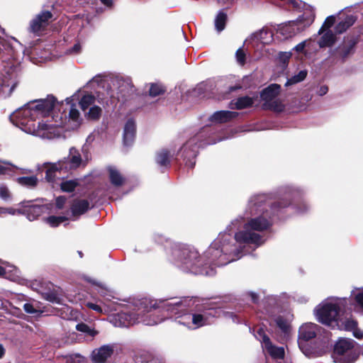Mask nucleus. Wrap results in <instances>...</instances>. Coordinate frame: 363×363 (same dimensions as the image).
<instances>
[{"label":"nucleus","mask_w":363,"mask_h":363,"mask_svg":"<svg viewBox=\"0 0 363 363\" xmlns=\"http://www.w3.org/2000/svg\"><path fill=\"white\" fill-rule=\"evenodd\" d=\"M296 190L288 188L283 201L267 208L266 196L264 194L250 198L247 206L245 217L250 220L244 225L243 230L236 233L234 237L229 232L238 228L240 220L231 222L226 231L218 235L204 253V260L199 256V252L194 247L186 245H175L171 249L172 261L182 270L194 274L213 276L215 269L211 266H223L235 261L242 257L245 244L259 245L263 243L259 233L267 230L272 225L271 213L286 207L290 203L286 198L294 196Z\"/></svg>","instance_id":"obj_1"},{"label":"nucleus","mask_w":363,"mask_h":363,"mask_svg":"<svg viewBox=\"0 0 363 363\" xmlns=\"http://www.w3.org/2000/svg\"><path fill=\"white\" fill-rule=\"evenodd\" d=\"M16 68L13 65L4 67L0 71V94L9 96L17 85Z\"/></svg>","instance_id":"obj_9"},{"label":"nucleus","mask_w":363,"mask_h":363,"mask_svg":"<svg viewBox=\"0 0 363 363\" xmlns=\"http://www.w3.org/2000/svg\"><path fill=\"white\" fill-rule=\"evenodd\" d=\"M95 101V97L92 94H86L84 95L80 102V106L83 111L87 109L91 104H93Z\"/></svg>","instance_id":"obj_36"},{"label":"nucleus","mask_w":363,"mask_h":363,"mask_svg":"<svg viewBox=\"0 0 363 363\" xmlns=\"http://www.w3.org/2000/svg\"><path fill=\"white\" fill-rule=\"evenodd\" d=\"M164 88L160 84H151L149 90L150 95L151 96H157L164 92Z\"/></svg>","instance_id":"obj_39"},{"label":"nucleus","mask_w":363,"mask_h":363,"mask_svg":"<svg viewBox=\"0 0 363 363\" xmlns=\"http://www.w3.org/2000/svg\"><path fill=\"white\" fill-rule=\"evenodd\" d=\"M288 1H289V2H291V4H294L293 0H288Z\"/></svg>","instance_id":"obj_63"},{"label":"nucleus","mask_w":363,"mask_h":363,"mask_svg":"<svg viewBox=\"0 0 363 363\" xmlns=\"http://www.w3.org/2000/svg\"><path fill=\"white\" fill-rule=\"evenodd\" d=\"M0 197L4 200H8L10 198V193L6 186H0Z\"/></svg>","instance_id":"obj_49"},{"label":"nucleus","mask_w":363,"mask_h":363,"mask_svg":"<svg viewBox=\"0 0 363 363\" xmlns=\"http://www.w3.org/2000/svg\"><path fill=\"white\" fill-rule=\"evenodd\" d=\"M52 14L50 11H43L39 13L30 24V32L38 34L48 25L49 20L52 18Z\"/></svg>","instance_id":"obj_14"},{"label":"nucleus","mask_w":363,"mask_h":363,"mask_svg":"<svg viewBox=\"0 0 363 363\" xmlns=\"http://www.w3.org/2000/svg\"><path fill=\"white\" fill-rule=\"evenodd\" d=\"M235 57L238 63L240 65H244L245 63V53L240 48L235 52Z\"/></svg>","instance_id":"obj_44"},{"label":"nucleus","mask_w":363,"mask_h":363,"mask_svg":"<svg viewBox=\"0 0 363 363\" xmlns=\"http://www.w3.org/2000/svg\"><path fill=\"white\" fill-rule=\"evenodd\" d=\"M89 208L88 201L82 199L76 200L73 202L71 211L73 216H79L84 213Z\"/></svg>","instance_id":"obj_24"},{"label":"nucleus","mask_w":363,"mask_h":363,"mask_svg":"<svg viewBox=\"0 0 363 363\" xmlns=\"http://www.w3.org/2000/svg\"><path fill=\"white\" fill-rule=\"evenodd\" d=\"M108 177L111 183L115 186H121L125 182V178L114 167H108Z\"/></svg>","instance_id":"obj_23"},{"label":"nucleus","mask_w":363,"mask_h":363,"mask_svg":"<svg viewBox=\"0 0 363 363\" xmlns=\"http://www.w3.org/2000/svg\"><path fill=\"white\" fill-rule=\"evenodd\" d=\"M96 6L103 4L106 9H111L113 6V0H96Z\"/></svg>","instance_id":"obj_51"},{"label":"nucleus","mask_w":363,"mask_h":363,"mask_svg":"<svg viewBox=\"0 0 363 363\" xmlns=\"http://www.w3.org/2000/svg\"><path fill=\"white\" fill-rule=\"evenodd\" d=\"M253 103V99L246 96L238 98L235 103V106L237 109H242L251 106Z\"/></svg>","instance_id":"obj_31"},{"label":"nucleus","mask_w":363,"mask_h":363,"mask_svg":"<svg viewBox=\"0 0 363 363\" xmlns=\"http://www.w3.org/2000/svg\"><path fill=\"white\" fill-rule=\"evenodd\" d=\"M4 34V29L0 26V55H2V57L4 55L12 56L13 55V48L10 43L5 40L2 35Z\"/></svg>","instance_id":"obj_25"},{"label":"nucleus","mask_w":363,"mask_h":363,"mask_svg":"<svg viewBox=\"0 0 363 363\" xmlns=\"http://www.w3.org/2000/svg\"><path fill=\"white\" fill-rule=\"evenodd\" d=\"M313 21V19L312 18H310L308 20V22H307V26H309Z\"/></svg>","instance_id":"obj_61"},{"label":"nucleus","mask_w":363,"mask_h":363,"mask_svg":"<svg viewBox=\"0 0 363 363\" xmlns=\"http://www.w3.org/2000/svg\"><path fill=\"white\" fill-rule=\"evenodd\" d=\"M322 37L318 41L320 48L331 47L335 41V35L330 30H325L323 33Z\"/></svg>","instance_id":"obj_26"},{"label":"nucleus","mask_w":363,"mask_h":363,"mask_svg":"<svg viewBox=\"0 0 363 363\" xmlns=\"http://www.w3.org/2000/svg\"><path fill=\"white\" fill-rule=\"evenodd\" d=\"M23 309L27 313L35 314L38 312L31 303H26L23 304Z\"/></svg>","instance_id":"obj_50"},{"label":"nucleus","mask_w":363,"mask_h":363,"mask_svg":"<svg viewBox=\"0 0 363 363\" xmlns=\"http://www.w3.org/2000/svg\"><path fill=\"white\" fill-rule=\"evenodd\" d=\"M67 220V218L65 216H51L46 218V222L51 226V227H57L61 223Z\"/></svg>","instance_id":"obj_38"},{"label":"nucleus","mask_w":363,"mask_h":363,"mask_svg":"<svg viewBox=\"0 0 363 363\" xmlns=\"http://www.w3.org/2000/svg\"><path fill=\"white\" fill-rule=\"evenodd\" d=\"M79 252V256L82 257V252Z\"/></svg>","instance_id":"obj_62"},{"label":"nucleus","mask_w":363,"mask_h":363,"mask_svg":"<svg viewBox=\"0 0 363 363\" xmlns=\"http://www.w3.org/2000/svg\"><path fill=\"white\" fill-rule=\"evenodd\" d=\"M356 21L352 15L347 16L344 19L340 21L335 26V31L338 33L345 32L347 28L352 26Z\"/></svg>","instance_id":"obj_27"},{"label":"nucleus","mask_w":363,"mask_h":363,"mask_svg":"<svg viewBox=\"0 0 363 363\" xmlns=\"http://www.w3.org/2000/svg\"><path fill=\"white\" fill-rule=\"evenodd\" d=\"M35 290L42 294V296L44 299L53 303H60L61 297L56 290L43 291L37 288Z\"/></svg>","instance_id":"obj_29"},{"label":"nucleus","mask_w":363,"mask_h":363,"mask_svg":"<svg viewBox=\"0 0 363 363\" xmlns=\"http://www.w3.org/2000/svg\"><path fill=\"white\" fill-rule=\"evenodd\" d=\"M280 91L281 86L277 84H272L262 91L260 96L264 101L263 106L266 108L276 112H281L284 111V105L282 101L277 98Z\"/></svg>","instance_id":"obj_8"},{"label":"nucleus","mask_w":363,"mask_h":363,"mask_svg":"<svg viewBox=\"0 0 363 363\" xmlns=\"http://www.w3.org/2000/svg\"><path fill=\"white\" fill-rule=\"evenodd\" d=\"M250 296L251 297V299L253 303H257V301H258V296L257 295V294L254 293V292H250L249 294Z\"/></svg>","instance_id":"obj_56"},{"label":"nucleus","mask_w":363,"mask_h":363,"mask_svg":"<svg viewBox=\"0 0 363 363\" xmlns=\"http://www.w3.org/2000/svg\"><path fill=\"white\" fill-rule=\"evenodd\" d=\"M273 321L275 325L283 332L284 334H287L289 330V324L288 321L282 316L279 315L274 318Z\"/></svg>","instance_id":"obj_32"},{"label":"nucleus","mask_w":363,"mask_h":363,"mask_svg":"<svg viewBox=\"0 0 363 363\" xmlns=\"http://www.w3.org/2000/svg\"><path fill=\"white\" fill-rule=\"evenodd\" d=\"M255 337L262 342V347L266 345V343L270 342V339L265 334L264 330L262 328H259L255 335Z\"/></svg>","instance_id":"obj_41"},{"label":"nucleus","mask_w":363,"mask_h":363,"mask_svg":"<svg viewBox=\"0 0 363 363\" xmlns=\"http://www.w3.org/2000/svg\"><path fill=\"white\" fill-rule=\"evenodd\" d=\"M311 40L309 39V40H304L300 43H298L297 45H296L294 47V50L298 52H303L305 48L308 45H309V44L311 43Z\"/></svg>","instance_id":"obj_48"},{"label":"nucleus","mask_w":363,"mask_h":363,"mask_svg":"<svg viewBox=\"0 0 363 363\" xmlns=\"http://www.w3.org/2000/svg\"><path fill=\"white\" fill-rule=\"evenodd\" d=\"M263 348L266 350L273 358L281 359L284 356V348L273 345L271 341L266 343V345Z\"/></svg>","instance_id":"obj_28"},{"label":"nucleus","mask_w":363,"mask_h":363,"mask_svg":"<svg viewBox=\"0 0 363 363\" xmlns=\"http://www.w3.org/2000/svg\"><path fill=\"white\" fill-rule=\"evenodd\" d=\"M147 298H142L130 305L127 309L118 314L121 325L127 327L135 323H143L146 325H154L162 322L166 318H160L158 312Z\"/></svg>","instance_id":"obj_4"},{"label":"nucleus","mask_w":363,"mask_h":363,"mask_svg":"<svg viewBox=\"0 0 363 363\" xmlns=\"http://www.w3.org/2000/svg\"><path fill=\"white\" fill-rule=\"evenodd\" d=\"M216 143V140H213V141H206V142L203 143V145H211V144H214Z\"/></svg>","instance_id":"obj_58"},{"label":"nucleus","mask_w":363,"mask_h":363,"mask_svg":"<svg viewBox=\"0 0 363 363\" xmlns=\"http://www.w3.org/2000/svg\"><path fill=\"white\" fill-rule=\"evenodd\" d=\"M238 113L230 111H219L215 112L211 117V120L216 123H226L235 118Z\"/></svg>","instance_id":"obj_20"},{"label":"nucleus","mask_w":363,"mask_h":363,"mask_svg":"<svg viewBox=\"0 0 363 363\" xmlns=\"http://www.w3.org/2000/svg\"><path fill=\"white\" fill-rule=\"evenodd\" d=\"M65 201H66L65 197H64V196H58L56 199V202H55L56 207L58 209L62 208V207L64 206V204L65 203Z\"/></svg>","instance_id":"obj_54"},{"label":"nucleus","mask_w":363,"mask_h":363,"mask_svg":"<svg viewBox=\"0 0 363 363\" xmlns=\"http://www.w3.org/2000/svg\"><path fill=\"white\" fill-rule=\"evenodd\" d=\"M200 135H196L190 138L180 149L179 153L185 160L186 166L193 168L195 165V158L198 153L199 148L202 144H198L200 140Z\"/></svg>","instance_id":"obj_11"},{"label":"nucleus","mask_w":363,"mask_h":363,"mask_svg":"<svg viewBox=\"0 0 363 363\" xmlns=\"http://www.w3.org/2000/svg\"><path fill=\"white\" fill-rule=\"evenodd\" d=\"M227 20V16L223 12H220L216 17L215 19V27L218 32H220L224 30L225 23Z\"/></svg>","instance_id":"obj_33"},{"label":"nucleus","mask_w":363,"mask_h":363,"mask_svg":"<svg viewBox=\"0 0 363 363\" xmlns=\"http://www.w3.org/2000/svg\"><path fill=\"white\" fill-rule=\"evenodd\" d=\"M113 352V346L103 345L99 349L94 350L91 353V360L94 363H104Z\"/></svg>","instance_id":"obj_16"},{"label":"nucleus","mask_w":363,"mask_h":363,"mask_svg":"<svg viewBox=\"0 0 363 363\" xmlns=\"http://www.w3.org/2000/svg\"><path fill=\"white\" fill-rule=\"evenodd\" d=\"M18 206L20 207L17 209H15L13 208H6L0 207V216H2L6 213H9V214H11V215H14L16 213H22V212L18 211V210L21 208V206L19 204H18Z\"/></svg>","instance_id":"obj_45"},{"label":"nucleus","mask_w":363,"mask_h":363,"mask_svg":"<svg viewBox=\"0 0 363 363\" xmlns=\"http://www.w3.org/2000/svg\"><path fill=\"white\" fill-rule=\"evenodd\" d=\"M272 40V30L267 27H264L257 32L252 33L246 41L253 43V46H255V45H258V43L262 45L269 44Z\"/></svg>","instance_id":"obj_13"},{"label":"nucleus","mask_w":363,"mask_h":363,"mask_svg":"<svg viewBox=\"0 0 363 363\" xmlns=\"http://www.w3.org/2000/svg\"><path fill=\"white\" fill-rule=\"evenodd\" d=\"M306 76H307V71L301 70L297 74H295L294 76H293L292 77L286 81V82L285 83V86H289L292 84H295L298 82H301L305 79Z\"/></svg>","instance_id":"obj_34"},{"label":"nucleus","mask_w":363,"mask_h":363,"mask_svg":"<svg viewBox=\"0 0 363 363\" xmlns=\"http://www.w3.org/2000/svg\"><path fill=\"white\" fill-rule=\"evenodd\" d=\"M221 313L226 317H230L234 320L235 315L231 312H224L220 308H208L203 313H194L192 318V329H197L203 325L210 324L212 318L220 316Z\"/></svg>","instance_id":"obj_10"},{"label":"nucleus","mask_w":363,"mask_h":363,"mask_svg":"<svg viewBox=\"0 0 363 363\" xmlns=\"http://www.w3.org/2000/svg\"><path fill=\"white\" fill-rule=\"evenodd\" d=\"M335 18L333 16H330L326 18L323 25L318 31V35H321L325 30H329V28L335 23Z\"/></svg>","instance_id":"obj_42"},{"label":"nucleus","mask_w":363,"mask_h":363,"mask_svg":"<svg viewBox=\"0 0 363 363\" xmlns=\"http://www.w3.org/2000/svg\"><path fill=\"white\" fill-rule=\"evenodd\" d=\"M19 205L21 208L18 211L26 215L27 218L30 221L37 219L48 209L45 206L33 204L32 201H24L21 202Z\"/></svg>","instance_id":"obj_12"},{"label":"nucleus","mask_w":363,"mask_h":363,"mask_svg":"<svg viewBox=\"0 0 363 363\" xmlns=\"http://www.w3.org/2000/svg\"><path fill=\"white\" fill-rule=\"evenodd\" d=\"M96 12H98V13H101L104 11V9L101 7H96Z\"/></svg>","instance_id":"obj_59"},{"label":"nucleus","mask_w":363,"mask_h":363,"mask_svg":"<svg viewBox=\"0 0 363 363\" xmlns=\"http://www.w3.org/2000/svg\"><path fill=\"white\" fill-rule=\"evenodd\" d=\"M76 329L82 333H86L91 337H94L98 334V332L94 330V329L89 327L86 324L84 323H78L76 325Z\"/></svg>","instance_id":"obj_37"},{"label":"nucleus","mask_w":363,"mask_h":363,"mask_svg":"<svg viewBox=\"0 0 363 363\" xmlns=\"http://www.w3.org/2000/svg\"><path fill=\"white\" fill-rule=\"evenodd\" d=\"M135 124L132 119H129L124 127L123 130V143L125 145H130L135 139Z\"/></svg>","instance_id":"obj_19"},{"label":"nucleus","mask_w":363,"mask_h":363,"mask_svg":"<svg viewBox=\"0 0 363 363\" xmlns=\"http://www.w3.org/2000/svg\"><path fill=\"white\" fill-rule=\"evenodd\" d=\"M64 173H61V176L59 179H57L55 182H50L52 187L55 186H60L61 189L65 192H72L78 185V182L76 180H67L62 181L61 179L63 177Z\"/></svg>","instance_id":"obj_21"},{"label":"nucleus","mask_w":363,"mask_h":363,"mask_svg":"<svg viewBox=\"0 0 363 363\" xmlns=\"http://www.w3.org/2000/svg\"><path fill=\"white\" fill-rule=\"evenodd\" d=\"M162 308L167 313L170 318L176 315L178 323L192 329L193 314L186 313L187 308H191L194 301L189 298H183L179 300L169 298L162 301Z\"/></svg>","instance_id":"obj_6"},{"label":"nucleus","mask_w":363,"mask_h":363,"mask_svg":"<svg viewBox=\"0 0 363 363\" xmlns=\"http://www.w3.org/2000/svg\"><path fill=\"white\" fill-rule=\"evenodd\" d=\"M328 91V86H322L320 87V89H318L317 93L319 96H323V95L326 94Z\"/></svg>","instance_id":"obj_55"},{"label":"nucleus","mask_w":363,"mask_h":363,"mask_svg":"<svg viewBox=\"0 0 363 363\" xmlns=\"http://www.w3.org/2000/svg\"><path fill=\"white\" fill-rule=\"evenodd\" d=\"M17 182L25 187L33 188L37 186L38 179L35 176L31 177H21L17 178Z\"/></svg>","instance_id":"obj_30"},{"label":"nucleus","mask_w":363,"mask_h":363,"mask_svg":"<svg viewBox=\"0 0 363 363\" xmlns=\"http://www.w3.org/2000/svg\"><path fill=\"white\" fill-rule=\"evenodd\" d=\"M82 157L75 147L69 149V155L57 162H45L43 167L45 170V179L48 182H55L61 176V173L78 168L82 164Z\"/></svg>","instance_id":"obj_5"},{"label":"nucleus","mask_w":363,"mask_h":363,"mask_svg":"<svg viewBox=\"0 0 363 363\" xmlns=\"http://www.w3.org/2000/svg\"><path fill=\"white\" fill-rule=\"evenodd\" d=\"M291 57V53L289 52H280L279 53V60L284 65L286 64Z\"/></svg>","instance_id":"obj_47"},{"label":"nucleus","mask_w":363,"mask_h":363,"mask_svg":"<svg viewBox=\"0 0 363 363\" xmlns=\"http://www.w3.org/2000/svg\"><path fill=\"white\" fill-rule=\"evenodd\" d=\"M346 304V298H328L316 306L314 313L320 323L333 329L352 331L355 337L361 339L363 332L357 328V321L343 316Z\"/></svg>","instance_id":"obj_3"},{"label":"nucleus","mask_w":363,"mask_h":363,"mask_svg":"<svg viewBox=\"0 0 363 363\" xmlns=\"http://www.w3.org/2000/svg\"><path fill=\"white\" fill-rule=\"evenodd\" d=\"M306 25L303 26L301 19L293 21L280 28L281 34L285 38H289L294 36L297 33L303 30Z\"/></svg>","instance_id":"obj_17"},{"label":"nucleus","mask_w":363,"mask_h":363,"mask_svg":"<svg viewBox=\"0 0 363 363\" xmlns=\"http://www.w3.org/2000/svg\"><path fill=\"white\" fill-rule=\"evenodd\" d=\"M318 326L314 323L302 325L298 331L299 347L301 348V340H308L315 337Z\"/></svg>","instance_id":"obj_18"},{"label":"nucleus","mask_w":363,"mask_h":363,"mask_svg":"<svg viewBox=\"0 0 363 363\" xmlns=\"http://www.w3.org/2000/svg\"><path fill=\"white\" fill-rule=\"evenodd\" d=\"M240 88H241V86H232V87L230 88V91H234V90H236V89H240Z\"/></svg>","instance_id":"obj_60"},{"label":"nucleus","mask_w":363,"mask_h":363,"mask_svg":"<svg viewBox=\"0 0 363 363\" xmlns=\"http://www.w3.org/2000/svg\"><path fill=\"white\" fill-rule=\"evenodd\" d=\"M60 103L53 95L34 100L13 112L10 119L25 132L42 138L50 139L56 128L64 124L63 113H55Z\"/></svg>","instance_id":"obj_2"},{"label":"nucleus","mask_w":363,"mask_h":363,"mask_svg":"<svg viewBox=\"0 0 363 363\" xmlns=\"http://www.w3.org/2000/svg\"><path fill=\"white\" fill-rule=\"evenodd\" d=\"M13 272L16 274L18 270L16 267L13 266H7L6 267H2L0 266V276L5 275L7 272Z\"/></svg>","instance_id":"obj_46"},{"label":"nucleus","mask_w":363,"mask_h":363,"mask_svg":"<svg viewBox=\"0 0 363 363\" xmlns=\"http://www.w3.org/2000/svg\"><path fill=\"white\" fill-rule=\"evenodd\" d=\"M64 124L60 127H63L67 130L77 129L81 124L82 118L79 111L74 106H71L68 117L65 114L63 117ZM58 126L57 128H59Z\"/></svg>","instance_id":"obj_15"},{"label":"nucleus","mask_w":363,"mask_h":363,"mask_svg":"<svg viewBox=\"0 0 363 363\" xmlns=\"http://www.w3.org/2000/svg\"><path fill=\"white\" fill-rule=\"evenodd\" d=\"M304 211H306L307 209V206L306 205H304Z\"/></svg>","instance_id":"obj_64"},{"label":"nucleus","mask_w":363,"mask_h":363,"mask_svg":"<svg viewBox=\"0 0 363 363\" xmlns=\"http://www.w3.org/2000/svg\"><path fill=\"white\" fill-rule=\"evenodd\" d=\"M354 341L351 339H340L334 346L332 357L336 363H353L358 358L354 347Z\"/></svg>","instance_id":"obj_7"},{"label":"nucleus","mask_w":363,"mask_h":363,"mask_svg":"<svg viewBox=\"0 0 363 363\" xmlns=\"http://www.w3.org/2000/svg\"><path fill=\"white\" fill-rule=\"evenodd\" d=\"M351 298L355 301L357 306L363 310V290L359 289L353 290L351 293Z\"/></svg>","instance_id":"obj_35"},{"label":"nucleus","mask_w":363,"mask_h":363,"mask_svg":"<svg viewBox=\"0 0 363 363\" xmlns=\"http://www.w3.org/2000/svg\"><path fill=\"white\" fill-rule=\"evenodd\" d=\"M82 50V45L77 43L74 44L68 51L69 54L77 55L79 54Z\"/></svg>","instance_id":"obj_52"},{"label":"nucleus","mask_w":363,"mask_h":363,"mask_svg":"<svg viewBox=\"0 0 363 363\" xmlns=\"http://www.w3.org/2000/svg\"><path fill=\"white\" fill-rule=\"evenodd\" d=\"M101 108L99 106H93L89 108L87 113V117L91 120H96L101 116Z\"/></svg>","instance_id":"obj_40"},{"label":"nucleus","mask_w":363,"mask_h":363,"mask_svg":"<svg viewBox=\"0 0 363 363\" xmlns=\"http://www.w3.org/2000/svg\"><path fill=\"white\" fill-rule=\"evenodd\" d=\"M4 354V347L0 344V358H1Z\"/></svg>","instance_id":"obj_57"},{"label":"nucleus","mask_w":363,"mask_h":363,"mask_svg":"<svg viewBox=\"0 0 363 363\" xmlns=\"http://www.w3.org/2000/svg\"><path fill=\"white\" fill-rule=\"evenodd\" d=\"M172 157L171 152L167 149H162L157 152L155 156L156 163L161 167H167L170 164Z\"/></svg>","instance_id":"obj_22"},{"label":"nucleus","mask_w":363,"mask_h":363,"mask_svg":"<svg viewBox=\"0 0 363 363\" xmlns=\"http://www.w3.org/2000/svg\"><path fill=\"white\" fill-rule=\"evenodd\" d=\"M86 306L89 308H91L98 313H102V308L97 304L96 303H91V302H87L86 303Z\"/></svg>","instance_id":"obj_53"},{"label":"nucleus","mask_w":363,"mask_h":363,"mask_svg":"<svg viewBox=\"0 0 363 363\" xmlns=\"http://www.w3.org/2000/svg\"><path fill=\"white\" fill-rule=\"evenodd\" d=\"M15 168L16 167L7 162H0V174H7Z\"/></svg>","instance_id":"obj_43"}]
</instances>
